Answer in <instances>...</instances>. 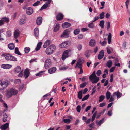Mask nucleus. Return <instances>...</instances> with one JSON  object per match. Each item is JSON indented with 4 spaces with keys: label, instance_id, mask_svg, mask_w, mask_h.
I'll return each instance as SVG.
<instances>
[{
    "label": "nucleus",
    "instance_id": "8fccbe9b",
    "mask_svg": "<svg viewBox=\"0 0 130 130\" xmlns=\"http://www.w3.org/2000/svg\"><path fill=\"white\" fill-rule=\"evenodd\" d=\"M89 94L86 95L82 99V101H83L86 100L89 97Z\"/></svg>",
    "mask_w": 130,
    "mask_h": 130
},
{
    "label": "nucleus",
    "instance_id": "e2e57ef3",
    "mask_svg": "<svg viewBox=\"0 0 130 130\" xmlns=\"http://www.w3.org/2000/svg\"><path fill=\"white\" fill-rule=\"evenodd\" d=\"M86 56L87 57H88L90 56V54L89 52L88 51H87L86 52L85 54Z\"/></svg>",
    "mask_w": 130,
    "mask_h": 130
},
{
    "label": "nucleus",
    "instance_id": "0eeeda50",
    "mask_svg": "<svg viewBox=\"0 0 130 130\" xmlns=\"http://www.w3.org/2000/svg\"><path fill=\"white\" fill-rule=\"evenodd\" d=\"M70 52V50H66L63 53L62 59L63 60H64L66 58L69 56V54Z\"/></svg>",
    "mask_w": 130,
    "mask_h": 130
},
{
    "label": "nucleus",
    "instance_id": "bb28decb",
    "mask_svg": "<svg viewBox=\"0 0 130 130\" xmlns=\"http://www.w3.org/2000/svg\"><path fill=\"white\" fill-rule=\"evenodd\" d=\"M48 4L47 2H46L45 4H44L41 7L40 10H42L43 9H45L47 8L48 6Z\"/></svg>",
    "mask_w": 130,
    "mask_h": 130
},
{
    "label": "nucleus",
    "instance_id": "473e14b6",
    "mask_svg": "<svg viewBox=\"0 0 130 130\" xmlns=\"http://www.w3.org/2000/svg\"><path fill=\"white\" fill-rule=\"evenodd\" d=\"M104 121V119L103 118L102 119L100 120L98 122V121H96V123L98 125L100 126L101 124L103 123Z\"/></svg>",
    "mask_w": 130,
    "mask_h": 130
},
{
    "label": "nucleus",
    "instance_id": "cd10ccee",
    "mask_svg": "<svg viewBox=\"0 0 130 130\" xmlns=\"http://www.w3.org/2000/svg\"><path fill=\"white\" fill-rule=\"evenodd\" d=\"M34 32L35 36L37 37L39 36V30L38 28H36L34 30Z\"/></svg>",
    "mask_w": 130,
    "mask_h": 130
},
{
    "label": "nucleus",
    "instance_id": "680f3d73",
    "mask_svg": "<svg viewBox=\"0 0 130 130\" xmlns=\"http://www.w3.org/2000/svg\"><path fill=\"white\" fill-rule=\"evenodd\" d=\"M106 104L105 103H101L99 104V107H102L105 106Z\"/></svg>",
    "mask_w": 130,
    "mask_h": 130
},
{
    "label": "nucleus",
    "instance_id": "69168bd1",
    "mask_svg": "<svg viewBox=\"0 0 130 130\" xmlns=\"http://www.w3.org/2000/svg\"><path fill=\"white\" fill-rule=\"evenodd\" d=\"M101 74V72L100 70H98L96 73V74L98 76H99Z\"/></svg>",
    "mask_w": 130,
    "mask_h": 130
},
{
    "label": "nucleus",
    "instance_id": "37998d69",
    "mask_svg": "<svg viewBox=\"0 0 130 130\" xmlns=\"http://www.w3.org/2000/svg\"><path fill=\"white\" fill-rule=\"evenodd\" d=\"M68 68V67L67 66H64L61 67L59 68V69L60 70H65L67 69Z\"/></svg>",
    "mask_w": 130,
    "mask_h": 130
},
{
    "label": "nucleus",
    "instance_id": "423d86ee",
    "mask_svg": "<svg viewBox=\"0 0 130 130\" xmlns=\"http://www.w3.org/2000/svg\"><path fill=\"white\" fill-rule=\"evenodd\" d=\"M51 64V59H47L45 61L44 67L46 69L48 68Z\"/></svg>",
    "mask_w": 130,
    "mask_h": 130
},
{
    "label": "nucleus",
    "instance_id": "7c9ffc66",
    "mask_svg": "<svg viewBox=\"0 0 130 130\" xmlns=\"http://www.w3.org/2000/svg\"><path fill=\"white\" fill-rule=\"evenodd\" d=\"M1 19L3 21V22H4V23L5 22L8 23L9 21V18L6 17L3 18Z\"/></svg>",
    "mask_w": 130,
    "mask_h": 130
},
{
    "label": "nucleus",
    "instance_id": "a19ab883",
    "mask_svg": "<svg viewBox=\"0 0 130 130\" xmlns=\"http://www.w3.org/2000/svg\"><path fill=\"white\" fill-rule=\"evenodd\" d=\"M3 122H5L7 121V115L6 114H5L3 115Z\"/></svg>",
    "mask_w": 130,
    "mask_h": 130
},
{
    "label": "nucleus",
    "instance_id": "1a4fd4ad",
    "mask_svg": "<svg viewBox=\"0 0 130 130\" xmlns=\"http://www.w3.org/2000/svg\"><path fill=\"white\" fill-rule=\"evenodd\" d=\"M26 13L28 15H31L33 13V11L32 8L31 7H29L26 10Z\"/></svg>",
    "mask_w": 130,
    "mask_h": 130
},
{
    "label": "nucleus",
    "instance_id": "49530a36",
    "mask_svg": "<svg viewBox=\"0 0 130 130\" xmlns=\"http://www.w3.org/2000/svg\"><path fill=\"white\" fill-rule=\"evenodd\" d=\"M122 94L119 92V91H118L117 92L116 96L117 98H120L122 96Z\"/></svg>",
    "mask_w": 130,
    "mask_h": 130
},
{
    "label": "nucleus",
    "instance_id": "6e6d98bb",
    "mask_svg": "<svg viewBox=\"0 0 130 130\" xmlns=\"http://www.w3.org/2000/svg\"><path fill=\"white\" fill-rule=\"evenodd\" d=\"M87 84L85 82H84L80 84V87L81 88H83Z\"/></svg>",
    "mask_w": 130,
    "mask_h": 130
},
{
    "label": "nucleus",
    "instance_id": "052dcab7",
    "mask_svg": "<svg viewBox=\"0 0 130 130\" xmlns=\"http://www.w3.org/2000/svg\"><path fill=\"white\" fill-rule=\"evenodd\" d=\"M130 1V0H127L125 2V4L126 6L127 9H128V6Z\"/></svg>",
    "mask_w": 130,
    "mask_h": 130
},
{
    "label": "nucleus",
    "instance_id": "412c9836",
    "mask_svg": "<svg viewBox=\"0 0 130 130\" xmlns=\"http://www.w3.org/2000/svg\"><path fill=\"white\" fill-rule=\"evenodd\" d=\"M56 18L57 20H60L63 18V15L62 14L59 13L56 17Z\"/></svg>",
    "mask_w": 130,
    "mask_h": 130
},
{
    "label": "nucleus",
    "instance_id": "6e6552de",
    "mask_svg": "<svg viewBox=\"0 0 130 130\" xmlns=\"http://www.w3.org/2000/svg\"><path fill=\"white\" fill-rule=\"evenodd\" d=\"M69 43V41H66L60 44L59 45V47L61 48H64L68 47Z\"/></svg>",
    "mask_w": 130,
    "mask_h": 130
},
{
    "label": "nucleus",
    "instance_id": "5fc2aeb1",
    "mask_svg": "<svg viewBox=\"0 0 130 130\" xmlns=\"http://www.w3.org/2000/svg\"><path fill=\"white\" fill-rule=\"evenodd\" d=\"M76 109L77 111L79 112H80L81 110V106L80 105L76 107Z\"/></svg>",
    "mask_w": 130,
    "mask_h": 130
},
{
    "label": "nucleus",
    "instance_id": "774afa93",
    "mask_svg": "<svg viewBox=\"0 0 130 130\" xmlns=\"http://www.w3.org/2000/svg\"><path fill=\"white\" fill-rule=\"evenodd\" d=\"M91 107L90 106H89L87 107L86 108L85 110L86 112H87L90 109Z\"/></svg>",
    "mask_w": 130,
    "mask_h": 130
},
{
    "label": "nucleus",
    "instance_id": "0e129e2a",
    "mask_svg": "<svg viewBox=\"0 0 130 130\" xmlns=\"http://www.w3.org/2000/svg\"><path fill=\"white\" fill-rule=\"evenodd\" d=\"M115 69V67H112L110 70V72L111 73L113 72Z\"/></svg>",
    "mask_w": 130,
    "mask_h": 130
},
{
    "label": "nucleus",
    "instance_id": "9d476101",
    "mask_svg": "<svg viewBox=\"0 0 130 130\" xmlns=\"http://www.w3.org/2000/svg\"><path fill=\"white\" fill-rule=\"evenodd\" d=\"M69 36L68 31L66 30L64 31L63 34L61 35V37L63 38H66L68 37Z\"/></svg>",
    "mask_w": 130,
    "mask_h": 130
},
{
    "label": "nucleus",
    "instance_id": "864d4df0",
    "mask_svg": "<svg viewBox=\"0 0 130 130\" xmlns=\"http://www.w3.org/2000/svg\"><path fill=\"white\" fill-rule=\"evenodd\" d=\"M104 12H103L100 14V19H102L104 18Z\"/></svg>",
    "mask_w": 130,
    "mask_h": 130
},
{
    "label": "nucleus",
    "instance_id": "2eb2a0df",
    "mask_svg": "<svg viewBox=\"0 0 130 130\" xmlns=\"http://www.w3.org/2000/svg\"><path fill=\"white\" fill-rule=\"evenodd\" d=\"M82 62L80 60H78L75 66V68H78L80 69L82 68Z\"/></svg>",
    "mask_w": 130,
    "mask_h": 130
},
{
    "label": "nucleus",
    "instance_id": "a211bd4d",
    "mask_svg": "<svg viewBox=\"0 0 130 130\" xmlns=\"http://www.w3.org/2000/svg\"><path fill=\"white\" fill-rule=\"evenodd\" d=\"M56 70L55 67H53L50 69L48 70V72L50 74H52L54 73Z\"/></svg>",
    "mask_w": 130,
    "mask_h": 130
},
{
    "label": "nucleus",
    "instance_id": "39448f33",
    "mask_svg": "<svg viewBox=\"0 0 130 130\" xmlns=\"http://www.w3.org/2000/svg\"><path fill=\"white\" fill-rule=\"evenodd\" d=\"M5 59L7 60L12 61H17L16 58L14 56L9 55H5Z\"/></svg>",
    "mask_w": 130,
    "mask_h": 130
},
{
    "label": "nucleus",
    "instance_id": "c9c22d12",
    "mask_svg": "<svg viewBox=\"0 0 130 130\" xmlns=\"http://www.w3.org/2000/svg\"><path fill=\"white\" fill-rule=\"evenodd\" d=\"M82 92L83 91L82 90H81L79 91L78 92V97L80 99H81L82 98Z\"/></svg>",
    "mask_w": 130,
    "mask_h": 130
},
{
    "label": "nucleus",
    "instance_id": "bf43d9fd",
    "mask_svg": "<svg viewBox=\"0 0 130 130\" xmlns=\"http://www.w3.org/2000/svg\"><path fill=\"white\" fill-rule=\"evenodd\" d=\"M28 6L27 3H25V5L23 7V9L24 10H26L28 8Z\"/></svg>",
    "mask_w": 130,
    "mask_h": 130
},
{
    "label": "nucleus",
    "instance_id": "20e7f679",
    "mask_svg": "<svg viewBox=\"0 0 130 130\" xmlns=\"http://www.w3.org/2000/svg\"><path fill=\"white\" fill-rule=\"evenodd\" d=\"M7 82L0 80V90L1 91L5 89L8 86Z\"/></svg>",
    "mask_w": 130,
    "mask_h": 130
},
{
    "label": "nucleus",
    "instance_id": "b1692460",
    "mask_svg": "<svg viewBox=\"0 0 130 130\" xmlns=\"http://www.w3.org/2000/svg\"><path fill=\"white\" fill-rule=\"evenodd\" d=\"M59 25L58 24H57L55 26L54 31V32H56L59 29Z\"/></svg>",
    "mask_w": 130,
    "mask_h": 130
},
{
    "label": "nucleus",
    "instance_id": "4468645a",
    "mask_svg": "<svg viewBox=\"0 0 130 130\" xmlns=\"http://www.w3.org/2000/svg\"><path fill=\"white\" fill-rule=\"evenodd\" d=\"M29 70L28 69H26L24 73V77L25 79H26L29 76Z\"/></svg>",
    "mask_w": 130,
    "mask_h": 130
},
{
    "label": "nucleus",
    "instance_id": "4c0bfd02",
    "mask_svg": "<svg viewBox=\"0 0 130 130\" xmlns=\"http://www.w3.org/2000/svg\"><path fill=\"white\" fill-rule=\"evenodd\" d=\"M97 111H96L93 114V115L91 119V121L92 122H93L95 119V118L96 115L97 114Z\"/></svg>",
    "mask_w": 130,
    "mask_h": 130
},
{
    "label": "nucleus",
    "instance_id": "58836bf2",
    "mask_svg": "<svg viewBox=\"0 0 130 130\" xmlns=\"http://www.w3.org/2000/svg\"><path fill=\"white\" fill-rule=\"evenodd\" d=\"M30 48L29 47H26L24 48V51L25 53H27L30 50Z\"/></svg>",
    "mask_w": 130,
    "mask_h": 130
},
{
    "label": "nucleus",
    "instance_id": "dca6fc26",
    "mask_svg": "<svg viewBox=\"0 0 130 130\" xmlns=\"http://www.w3.org/2000/svg\"><path fill=\"white\" fill-rule=\"evenodd\" d=\"M71 25L70 23L66 22L62 24V27L63 28H66L70 27Z\"/></svg>",
    "mask_w": 130,
    "mask_h": 130
},
{
    "label": "nucleus",
    "instance_id": "c756f323",
    "mask_svg": "<svg viewBox=\"0 0 130 130\" xmlns=\"http://www.w3.org/2000/svg\"><path fill=\"white\" fill-rule=\"evenodd\" d=\"M8 47L9 48L10 50H12L14 48V45L13 43H10L8 44Z\"/></svg>",
    "mask_w": 130,
    "mask_h": 130
},
{
    "label": "nucleus",
    "instance_id": "603ef678",
    "mask_svg": "<svg viewBox=\"0 0 130 130\" xmlns=\"http://www.w3.org/2000/svg\"><path fill=\"white\" fill-rule=\"evenodd\" d=\"M80 32V30L79 29L75 30L74 31V33L75 35H76L79 34Z\"/></svg>",
    "mask_w": 130,
    "mask_h": 130
},
{
    "label": "nucleus",
    "instance_id": "79ce46f5",
    "mask_svg": "<svg viewBox=\"0 0 130 130\" xmlns=\"http://www.w3.org/2000/svg\"><path fill=\"white\" fill-rule=\"evenodd\" d=\"M76 47L78 50L79 51L81 50L82 47V44H79L77 45Z\"/></svg>",
    "mask_w": 130,
    "mask_h": 130
},
{
    "label": "nucleus",
    "instance_id": "f704fd0d",
    "mask_svg": "<svg viewBox=\"0 0 130 130\" xmlns=\"http://www.w3.org/2000/svg\"><path fill=\"white\" fill-rule=\"evenodd\" d=\"M15 53L21 56L22 55L21 54L20 52L17 47H16L15 48Z\"/></svg>",
    "mask_w": 130,
    "mask_h": 130
},
{
    "label": "nucleus",
    "instance_id": "5701e85b",
    "mask_svg": "<svg viewBox=\"0 0 130 130\" xmlns=\"http://www.w3.org/2000/svg\"><path fill=\"white\" fill-rule=\"evenodd\" d=\"M20 35V32L19 30H16L14 34V37L15 38H17Z\"/></svg>",
    "mask_w": 130,
    "mask_h": 130
},
{
    "label": "nucleus",
    "instance_id": "ddd939ff",
    "mask_svg": "<svg viewBox=\"0 0 130 130\" xmlns=\"http://www.w3.org/2000/svg\"><path fill=\"white\" fill-rule=\"evenodd\" d=\"M42 18L41 17H38L36 21L37 24L38 25H40L42 22Z\"/></svg>",
    "mask_w": 130,
    "mask_h": 130
},
{
    "label": "nucleus",
    "instance_id": "13d9d810",
    "mask_svg": "<svg viewBox=\"0 0 130 130\" xmlns=\"http://www.w3.org/2000/svg\"><path fill=\"white\" fill-rule=\"evenodd\" d=\"M112 110H109L108 111V113H107V115L109 116H111L112 115Z\"/></svg>",
    "mask_w": 130,
    "mask_h": 130
},
{
    "label": "nucleus",
    "instance_id": "7ed1b4c3",
    "mask_svg": "<svg viewBox=\"0 0 130 130\" xmlns=\"http://www.w3.org/2000/svg\"><path fill=\"white\" fill-rule=\"evenodd\" d=\"M89 79L93 84L96 83L99 80V78L96 75L95 71H94L89 76Z\"/></svg>",
    "mask_w": 130,
    "mask_h": 130
},
{
    "label": "nucleus",
    "instance_id": "2f4dec72",
    "mask_svg": "<svg viewBox=\"0 0 130 130\" xmlns=\"http://www.w3.org/2000/svg\"><path fill=\"white\" fill-rule=\"evenodd\" d=\"M15 71L17 73H19L21 71V68L20 66H17L15 69Z\"/></svg>",
    "mask_w": 130,
    "mask_h": 130
},
{
    "label": "nucleus",
    "instance_id": "de8ad7c7",
    "mask_svg": "<svg viewBox=\"0 0 130 130\" xmlns=\"http://www.w3.org/2000/svg\"><path fill=\"white\" fill-rule=\"evenodd\" d=\"M44 72V71H41L38 73L35 74V75L40 77L42 75V73Z\"/></svg>",
    "mask_w": 130,
    "mask_h": 130
},
{
    "label": "nucleus",
    "instance_id": "a18cd8bd",
    "mask_svg": "<svg viewBox=\"0 0 130 130\" xmlns=\"http://www.w3.org/2000/svg\"><path fill=\"white\" fill-rule=\"evenodd\" d=\"M63 121L64 123L68 124L70 122L71 120L69 119H64Z\"/></svg>",
    "mask_w": 130,
    "mask_h": 130
},
{
    "label": "nucleus",
    "instance_id": "f8f14e48",
    "mask_svg": "<svg viewBox=\"0 0 130 130\" xmlns=\"http://www.w3.org/2000/svg\"><path fill=\"white\" fill-rule=\"evenodd\" d=\"M96 43L95 40L93 39H91L89 42V46L92 47L95 46L96 45Z\"/></svg>",
    "mask_w": 130,
    "mask_h": 130
},
{
    "label": "nucleus",
    "instance_id": "f3484780",
    "mask_svg": "<svg viewBox=\"0 0 130 130\" xmlns=\"http://www.w3.org/2000/svg\"><path fill=\"white\" fill-rule=\"evenodd\" d=\"M104 55V51L103 50H102L100 52L98 55V58L99 59H101L103 57Z\"/></svg>",
    "mask_w": 130,
    "mask_h": 130
},
{
    "label": "nucleus",
    "instance_id": "e433bc0d",
    "mask_svg": "<svg viewBox=\"0 0 130 130\" xmlns=\"http://www.w3.org/2000/svg\"><path fill=\"white\" fill-rule=\"evenodd\" d=\"M104 20H102L100 22L99 25L101 27L103 28L104 27Z\"/></svg>",
    "mask_w": 130,
    "mask_h": 130
},
{
    "label": "nucleus",
    "instance_id": "f03ea898",
    "mask_svg": "<svg viewBox=\"0 0 130 130\" xmlns=\"http://www.w3.org/2000/svg\"><path fill=\"white\" fill-rule=\"evenodd\" d=\"M56 46L54 45H52L46 48L45 51V53L47 55H50L52 54L55 51Z\"/></svg>",
    "mask_w": 130,
    "mask_h": 130
},
{
    "label": "nucleus",
    "instance_id": "4be33fe9",
    "mask_svg": "<svg viewBox=\"0 0 130 130\" xmlns=\"http://www.w3.org/2000/svg\"><path fill=\"white\" fill-rule=\"evenodd\" d=\"M50 43L51 42L50 40H47L43 45V47L44 48H46L47 46L49 45L50 44Z\"/></svg>",
    "mask_w": 130,
    "mask_h": 130
},
{
    "label": "nucleus",
    "instance_id": "09e8293b",
    "mask_svg": "<svg viewBox=\"0 0 130 130\" xmlns=\"http://www.w3.org/2000/svg\"><path fill=\"white\" fill-rule=\"evenodd\" d=\"M106 49L107 52L108 54H109L111 53V48L109 47H107L106 48Z\"/></svg>",
    "mask_w": 130,
    "mask_h": 130
},
{
    "label": "nucleus",
    "instance_id": "4d7b16f0",
    "mask_svg": "<svg viewBox=\"0 0 130 130\" xmlns=\"http://www.w3.org/2000/svg\"><path fill=\"white\" fill-rule=\"evenodd\" d=\"M40 2V1H37L33 4V6H37L38 5Z\"/></svg>",
    "mask_w": 130,
    "mask_h": 130
},
{
    "label": "nucleus",
    "instance_id": "9b49d317",
    "mask_svg": "<svg viewBox=\"0 0 130 130\" xmlns=\"http://www.w3.org/2000/svg\"><path fill=\"white\" fill-rule=\"evenodd\" d=\"M12 66L8 64H3L1 65V67L5 69H8L11 68Z\"/></svg>",
    "mask_w": 130,
    "mask_h": 130
},
{
    "label": "nucleus",
    "instance_id": "393cba45",
    "mask_svg": "<svg viewBox=\"0 0 130 130\" xmlns=\"http://www.w3.org/2000/svg\"><path fill=\"white\" fill-rule=\"evenodd\" d=\"M112 61L111 60H109L106 63V66L109 68H110L112 66Z\"/></svg>",
    "mask_w": 130,
    "mask_h": 130
},
{
    "label": "nucleus",
    "instance_id": "a878e982",
    "mask_svg": "<svg viewBox=\"0 0 130 130\" xmlns=\"http://www.w3.org/2000/svg\"><path fill=\"white\" fill-rule=\"evenodd\" d=\"M42 44V42H41L38 43L37 45V47L35 49V50L36 51L39 50L40 49Z\"/></svg>",
    "mask_w": 130,
    "mask_h": 130
},
{
    "label": "nucleus",
    "instance_id": "c85d7f7f",
    "mask_svg": "<svg viewBox=\"0 0 130 130\" xmlns=\"http://www.w3.org/2000/svg\"><path fill=\"white\" fill-rule=\"evenodd\" d=\"M112 38V35L111 33H109V34L108 36V43L109 44H110Z\"/></svg>",
    "mask_w": 130,
    "mask_h": 130
},
{
    "label": "nucleus",
    "instance_id": "aec40b11",
    "mask_svg": "<svg viewBox=\"0 0 130 130\" xmlns=\"http://www.w3.org/2000/svg\"><path fill=\"white\" fill-rule=\"evenodd\" d=\"M26 17H25L24 18H22L20 19L19 22L20 25H22L24 24L26 22Z\"/></svg>",
    "mask_w": 130,
    "mask_h": 130
},
{
    "label": "nucleus",
    "instance_id": "ea45409f",
    "mask_svg": "<svg viewBox=\"0 0 130 130\" xmlns=\"http://www.w3.org/2000/svg\"><path fill=\"white\" fill-rule=\"evenodd\" d=\"M92 21L91 23L89 24L88 25V27L91 28H93L94 27V25Z\"/></svg>",
    "mask_w": 130,
    "mask_h": 130
},
{
    "label": "nucleus",
    "instance_id": "338daca9",
    "mask_svg": "<svg viewBox=\"0 0 130 130\" xmlns=\"http://www.w3.org/2000/svg\"><path fill=\"white\" fill-rule=\"evenodd\" d=\"M110 23L109 22H107V29L108 30L110 27Z\"/></svg>",
    "mask_w": 130,
    "mask_h": 130
},
{
    "label": "nucleus",
    "instance_id": "72a5a7b5",
    "mask_svg": "<svg viewBox=\"0 0 130 130\" xmlns=\"http://www.w3.org/2000/svg\"><path fill=\"white\" fill-rule=\"evenodd\" d=\"M106 95L107 99L108 100L110 99L111 97V93L110 92L108 91H107L106 94Z\"/></svg>",
    "mask_w": 130,
    "mask_h": 130
},
{
    "label": "nucleus",
    "instance_id": "6ab92c4d",
    "mask_svg": "<svg viewBox=\"0 0 130 130\" xmlns=\"http://www.w3.org/2000/svg\"><path fill=\"white\" fill-rule=\"evenodd\" d=\"M9 125L8 123H6L2 126L1 127V128L2 129L5 130L8 127Z\"/></svg>",
    "mask_w": 130,
    "mask_h": 130
},
{
    "label": "nucleus",
    "instance_id": "3c124183",
    "mask_svg": "<svg viewBox=\"0 0 130 130\" xmlns=\"http://www.w3.org/2000/svg\"><path fill=\"white\" fill-rule=\"evenodd\" d=\"M11 35V32L10 31L8 30L6 32V36H7L9 37Z\"/></svg>",
    "mask_w": 130,
    "mask_h": 130
},
{
    "label": "nucleus",
    "instance_id": "f257e3e1",
    "mask_svg": "<svg viewBox=\"0 0 130 130\" xmlns=\"http://www.w3.org/2000/svg\"><path fill=\"white\" fill-rule=\"evenodd\" d=\"M18 92V91L15 89L13 88L9 89L6 90V95L7 97H11L13 95H16Z\"/></svg>",
    "mask_w": 130,
    "mask_h": 130
},
{
    "label": "nucleus",
    "instance_id": "c03bdc74",
    "mask_svg": "<svg viewBox=\"0 0 130 130\" xmlns=\"http://www.w3.org/2000/svg\"><path fill=\"white\" fill-rule=\"evenodd\" d=\"M99 101L100 102H102L105 98V96L102 95L100 96L99 97Z\"/></svg>",
    "mask_w": 130,
    "mask_h": 130
}]
</instances>
